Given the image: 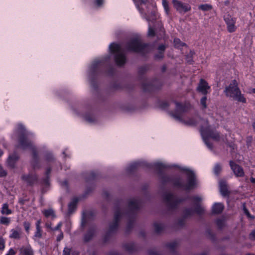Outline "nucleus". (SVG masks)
Listing matches in <instances>:
<instances>
[{
    "label": "nucleus",
    "mask_w": 255,
    "mask_h": 255,
    "mask_svg": "<svg viewBox=\"0 0 255 255\" xmlns=\"http://www.w3.org/2000/svg\"><path fill=\"white\" fill-rule=\"evenodd\" d=\"M140 235H141L142 237H145V233H144V232H143V231H141V232L140 233Z\"/></svg>",
    "instance_id": "62"
},
{
    "label": "nucleus",
    "mask_w": 255,
    "mask_h": 255,
    "mask_svg": "<svg viewBox=\"0 0 255 255\" xmlns=\"http://www.w3.org/2000/svg\"><path fill=\"white\" fill-rule=\"evenodd\" d=\"M162 4L166 13H168L169 11V7L167 1L166 0H162Z\"/></svg>",
    "instance_id": "41"
},
{
    "label": "nucleus",
    "mask_w": 255,
    "mask_h": 255,
    "mask_svg": "<svg viewBox=\"0 0 255 255\" xmlns=\"http://www.w3.org/2000/svg\"><path fill=\"white\" fill-rule=\"evenodd\" d=\"M178 246V244L176 242H171L165 245V248L170 253H173Z\"/></svg>",
    "instance_id": "25"
},
{
    "label": "nucleus",
    "mask_w": 255,
    "mask_h": 255,
    "mask_svg": "<svg viewBox=\"0 0 255 255\" xmlns=\"http://www.w3.org/2000/svg\"><path fill=\"white\" fill-rule=\"evenodd\" d=\"M18 158L19 157L18 155L15 153L9 155L7 159L8 165L11 168H14L15 166V163L18 160Z\"/></svg>",
    "instance_id": "19"
},
{
    "label": "nucleus",
    "mask_w": 255,
    "mask_h": 255,
    "mask_svg": "<svg viewBox=\"0 0 255 255\" xmlns=\"http://www.w3.org/2000/svg\"><path fill=\"white\" fill-rule=\"evenodd\" d=\"M61 226H62V224H61V223H59V224L57 225V226L56 227H55L54 228H53L52 230H53V231H57V230H59L60 229V228H61Z\"/></svg>",
    "instance_id": "57"
},
{
    "label": "nucleus",
    "mask_w": 255,
    "mask_h": 255,
    "mask_svg": "<svg viewBox=\"0 0 255 255\" xmlns=\"http://www.w3.org/2000/svg\"><path fill=\"white\" fill-rule=\"evenodd\" d=\"M11 234L9 235V237L14 239H20L21 235V230L20 228H16V230L12 229L11 230Z\"/></svg>",
    "instance_id": "21"
},
{
    "label": "nucleus",
    "mask_w": 255,
    "mask_h": 255,
    "mask_svg": "<svg viewBox=\"0 0 255 255\" xmlns=\"http://www.w3.org/2000/svg\"><path fill=\"white\" fill-rule=\"evenodd\" d=\"M192 199L195 202V209L193 210L191 208L186 209L184 211V216L185 217L191 216L194 212L196 213L198 215H202L204 212V209L199 203V202L202 200L201 198L199 196H195L192 197Z\"/></svg>",
    "instance_id": "9"
},
{
    "label": "nucleus",
    "mask_w": 255,
    "mask_h": 255,
    "mask_svg": "<svg viewBox=\"0 0 255 255\" xmlns=\"http://www.w3.org/2000/svg\"><path fill=\"white\" fill-rule=\"evenodd\" d=\"M46 160H47L48 161L52 160L53 159L52 154L50 152L47 153V154L46 155Z\"/></svg>",
    "instance_id": "48"
},
{
    "label": "nucleus",
    "mask_w": 255,
    "mask_h": 255,
    "mask_svg": "<svg viewBox=\"0 0 255 255\" xmlns=\"http://www.w3.org/2000/svg\"><path fill=\"white\" fill-rule=\"evenodd\" d=\"M149 67H150L149 65H145L141 66L140 67H139L138 68V74L139 75H142V74H144L149 70Z\"/></svg>",
    "instance_id": "29"
},
{
    "label": "nucleus",
    "mask_w": 255,
    "mask_h": 255,
    "mask_svg": "<svg viewBox=\"0 0 255 255\" xmlns=\"http://www.w3.org/2000/svg\"><path fill=\"white\" fill-rule=\"evenodd\" d=\"M224 209V205L221 203H215L212 207V212L214 214H220Z\"/></svg>",
    "instance_id": "22"
},
{
    "label": "nucleus",
    "mask_w": 255,
    "mask_h": 255,
    "mask_svg": "<svg viewBox=\"0 0 255 255\" xmlns=\"http://www.w3.org/2000/svg\"><path fill=\"white\" fill-rule=\"evenodd\" d=\"M172 3L174 7L179 12H186L191 9V7L188 4H184L180 1L177 0H173Z\"/></svg>",
    "instance_id": "10"
},
{
    "label": "nucleus",
    "mask_w": 255,
    "mask_h": 255,
    "mask_svg": "<svg viewBox=\"0 0 255 255\" xmlns=\"http://www.w3.org/2000/svg\"><path fill=\"white\" fill-rule=\"evenodd\" d=\"M225 21L227 25V29L229 32H233L236 30V27L235 25L236 19L228 15L225 17Z\"/></svg>",
    "instance_id": "12"
},
{
    "label": "nucleus",
    "mask_w": 255,
    "mask_h": 255,
    "mask_svg": "<svg viewBox=\"0 0 255 255\" xmlns=\"http://www.w3.org/2000/svg\"><path fill=\"white\" fill-rule=\"evenodd\" d=\"M251 181L252 183H255V178H253V177H252L251 178Z\"/></svg>",
    "instance_id": "61"
},
{
    "label": "nucleus",
    "mask_w": 255,
    "mask_h": 255,
    "mask_svg": "<svg viewBox=\"0 0 255 255\" xmlns=\"http://www.w3.org/2000/svg\"><path fill=\"white\" fill-rule=\"evenodd\" d=\"M153 226L154 231L157 234H160L164 230V226L161 223H155Z\"/></svg>",
    "instance_id": "27"
},
{
    "label": "nucleus",
    "mask_w": 255,
    "mask_h": 255,
    "mask_svg": "<svg viewBox=\"0 0 255 255\" xmlns=\"http://www.w3.org/2000/svg\"><path fill=\"white\" fill-rule=\"evenodd\" d=\"M216 224L219 229H222L225 225L224 220L221 219H218L216 221Z\"/></svg>",
    "instance_id": "38"
},
{
    "label": "nucleus",
    "mask_w": 255,
    "mask_h": 255,
    "mask_svg": "<svg viewBox=\"0 0 255 255\" xmlns=\"http://www.w3.org/2000/svg\"><path fill=\"white\" fill-rule=\"evenodd\" d=\"M108 255H122L116 251H111L108 254Z\"/></svg>",
    "instance_id": "54"
},
{
    "label": "nucleus",
    "mask_w": 255,
    "mask_h": 255,
    "mask_svg": "<svg viewBox=\"0 0 255 255\" xmlns=\"http://www.w3.org/2000/svg\"><path fill=\"white\" fill-rule=\"evenodd\" d=\"M163 199L169 210H173L176 209L178 205L184 201L174 194L166 192L163 195Z\"/></svg>",
    "instance_id": "7"
},
{
    "label": "nucleus",
    "mask_w": 255,
    "mask_h": 255,
    "mask_svg": "<svg viewBox=\"0 0 255 255\" xmlns=\"http://www.w3.org/2000/svg\"><path fill=\"white\" fill-rule=\"evenodd\" d=\"M199 8L203 10H208L211 8V6L208 4H203L199 6Z\"/></svg>",
    "instance_id": "40"
},
{
    "label": "nucleus",
    "mask_w": 255,
    "mask_h": 255,
    "mask_svg": "<svg viewBox=\"0 0 255 255\" xmlns=\"http://www.w3.org/2000/svg\"><path fill=\"white\" fill-rule=\"evenodd\" d=\"M182 170L186 171L187 173L188 177L187 183H183L180 178L172 179L166 175L160 173V179L161 182L163 184L171 182L175 186L186 191L193 189L196 185V177L195 173L192 171L186 168H183Z\"/></svg>",
    "instance_id": "3"
},
{
    "label": "nucleus",
    "mask_w": 255,
    "mask_h": 255,
    "mask_svg": "<svg viewBox=\"0 0 255 255\" xmlns=\"http://www.w3.org/2000/svg\"><path fill=\"white\" fill-rule=\"evenodd\" d=\"M140 166H145L147 167L148 168H155L157 170H158L159 172H160L161 170L164 168L165 165L159 163H155L154 165L149 164L144 162H134L130 164L127 168V172L129 173H130L134 171V170L136 169L138 167Z\"/></svg>",
    "instance_id": "8"
},
{
    "label": "nucleus",
    "mask_w": 255,
    "mask_h": 255,
    "mask_svg": "<svg viewBox=\"0 0 255 255\" xmlns=\"http://www.w3.org/2000/svg\"><path fill=\"white\" fill-rule=\"evenodd\" d=\"M220 191L222 196L225 197L229 196L230 192L228 190L227 183L225 180L220 181Z\"/></svg>",
    "instance_id": "16"
},
{
    "label": "nucleus",
    "mask_w": 255,
    "mask_h": 255,
    "mask_svg": "<svg viewBox=\"0 0 255 255\" xmlns=\"http://www.w3.org/2000/svg\"><path fill=\"white\" fill-rule=\"evenodd\" d=\"M142 87L145 91H150L153 89L152 85L145 82L142 83Z\"/></svg>",
    "instance_id": "31"
},
{
    "label": "nucleus",
    "mask_w": 255,
    "mask_h": 255,
    "mask_svg": "<svg viewBox=\"0 0 255 255\" xmlns=\"http://www.w3.org/2000/svg\"><path fill=\"white\" fill-rule=\"evenodd\" d=\"M97 233V228L95 227H91L84 235V242L85 243L89 242L93 239L94 237L96 236Z\"/></svg>",
    "instance_id": "11"
},
{
    "label": "nucleus",
    "mask_w": 255,
    "mask_h": 255,
    "mask_svg": "<svg viewBox=\"0 0 255 255\" xmlns=\"http://www.w3.org/2000/svg\"><path fill=\"white\" fill-rule=\"evenodd\" d=\"M87 221L86 217L85 216H83L82 218V222H81L82 227H85L87 224Z\"/></svg>",
    "instance_id": "51"
},
{
    "label": "nucleus",
    "mask_w": 255,
    "mask_h": 255,
    "mask_svg": "<svg viewBox=\"0 0 255 255\" xmlns=\"http://www.w3.org/2000/svg\"><path fill=\"white\" fill-rule=\"evenodd\" d=\"M122 247L123 249L129 254H132L135 252L137 250L135 245L132 242L123 243Z\"/></svg>",
    "instance_id": "17"
},
{
    "label": "nucleus",
    "mask_w": 255,
    "mask_h": 255,
    "mask_svg": "<svg viewBox=\"0 0 255 255\" xmlns=\"http://www.w3.org/2000/svg\"><path fill=\"white\" fill-rule=\"evenodd\" d=\"M149 255H163L159 253L156 249H151L148 251Z\"/></svg>",
    "instance_id": "37"
},
{
    "label": "nucleus",
    "mask_w": 255,
    "mask_h": 255,
    "mask_svg": "<svg viewBox=\"0 0 255 255\" xmlns=\"http://www.w3.org/2000/svg\"><path fill=\"white\" fill-rule=\"evenodd\" d=\"M206 100H207V97L205 96V97H203L201 99V101H200L201 104L203 106V107L204 109L206 108V107H207V105L206 104Z\"/></svg>",
    "instance_id": "43"
},
{
    "label": "nucleus",
    "mask_w": 255,
    "mask_h": 255,
    "mask_svg": "<svg viewBox=\"0 0 255 255\" xmlns=\"http://www.w3.org/2000/svg\"><path fill=\"white\" fill-rule=\"evenodd\" d=\"M70 249L65 248L63 251V255H70Z\"/></svg>",
    "instance_id": "49"
},
{
    "label": "nucleus",
    "mask_w": 255,
    "mask_h": 255,
    "mask_svg": "<svg viewBox=\"0 0 255 255\" xmlns=\"http://www.w3.org/2000/svg\"><path fill=\"white\" fill-rule=\"evenodd\" d=\"M1 213L3 215H9L11 213V211L8 208V205L7 203L3 205Z\"/></svg>",
    "instance_id": "28"
},
{
    "label": "nucleus",
    "mask_w": 255,
    "mask_h": 255,
    "mask_svg": "<svg viewBox=\"0 0 255 255\" xmlns=\"http://www.w3.org/2000/svg\"><path fill=\"white\" fill-rule=\"evenodd\" d=\"M10 222L9 218L5 217H2L0 220V223L3 225H7Z\"/></svg>",
    "instance_id": "35"
},
{
    "label": "nucleus",
    "mask_w": 255,
    "mask_h": 255,
    "mask_svg": "<svg viewBox=\"0 0 255 255\" xmlns=\"http://www.w3.org/2000/svg\"><path fill=\"white\" fill-rule=\"evenodd\" d=\"M243 209L244 213L247 215V216L248 218H251V219L254 218V217L250 214L249 210L246 208V204L245 203L243 204Z\"/></svg>",
    "instance_id": "34"
},
{
    "label": "nucleus",
    "mask_w": 255,
    "mask_h": 255,
    "mask_svg": "<svg viewBox=\"0 0 255 255\" xmlns=\"http://www.w3.org/2000/svg\"><path fill=\"white\" fill-rule=\"evenodd\" d=\"M15 252L12 249H10L8 253L6 255H15Z\"/></svg>",
    "instance_id": "55"
},
{
    "label": "nucleus",
    "mask_w": 255,
    "mask_h": 255,
    "mask_svg": "<svg viewBox=\"0 0 255 255\" xmlns=\"http://www.w3.org/2000/svg\"><path fill=\"white\" fill-rule=\"evenodd\" d=\"M249 238L251 240L255 241V229L250 234Z\"/></svg>",
    "instance_id": "45"
},
{
    "label": "nucleus",
    "mask_w": 255,
    "mask_h": 255,
    "mask_svg": "<svg viewBox=\"0 0 255 255\" xmlns=\"http://www.w3.org/2000/svg\"><path fill=\"white\" fill-rule=\"evenodd\" d=\"M225 92L227 96L232 98L234 100L243 103H246V99L242 94L235 80L232 81L230 85L226 87Z\"/></svg>",
    "instance_id": "5"
},
{
    "label": "nucleus",
    "mask_w": 255,
    "mask_h": 255,
    "mask_svg": "<svg viewBox=\"0 0 255 255\" xmlns=\"http://www.w3.org/2000/svg\"><path fill=\"white\" fill-rule=\"evenodd\" d=\"M230 165L234 174L237 177H243L244 175L243 168L240 165L236 164L232 161H230Z\"/></svg>",
    "instance_id": "13"
},
{
    "label": "nucleus",
    "mask_w": 255,
    "mask_h": 255,
    "mask_svg": "<svg viewBox=\"0 0 255 255\" xmlns=\"http://www.w3.org/2000/svg\"><path fill=\"white\" fill-rule=\"evenodd\" d=\"M103 2L104 0H95V3L98 7L102 6Z\"/></svg>",
    "instance_id": "50"
},
{
    "label": "nucleus",
    "mask_w": 255,
    "mask_h": 255,
    "mask_svg": "<svg viewBox=\"0 0 255 255\" xmlns=\"http://www.w3.org/2000/svg\"><path fill=\"white\" fill-rule=\"evenodd\" d=\"M41 220H38L36 223V232L34 234V237L37 238H42V231L41 230L40 227Z\"/></svg>",
    "instance_id": "24"
},
{
    "label": "nucleus",
    "mask_w": 255,
    "mask_h": 255,
    "mask_svg": "<svg viewBox=\"0 0 255 255\" xmlns=\"http://www.w3.org/2000/svg\"><path fill=\"white\" fill-rule=\"evenodd\" d=\"M206 233L207 237L212 241H215L216 240L215 236L211 230H208Z\"/></svg>",
    "instance_id": "33"
},
{
    "label": "nucleus",
    "mask_w": 255,
    "mask_h": 255,
    "mask_svg": "<svg viewBox=\"0 0 255 255\" xmlns=\"http://www.w3.org/2000/svg\"><path fill=\"white\" fill-rule=\"evenodd\" d=\"M140 200L138 198H133L129 201L128 211L125 212L123 203L121 202L118 203L115 206L114 220L109 224L104 238V241L107 242L117 233L120 221L125 216L128 219L126 229L127 232H128L133 226L135 213L140 208Z\"/></svg>",
    "instance_id": "1"
},
{
    "label": "nucleus",
    "mask_w": 255,
    "mask_h": 255,
    "mask_svg": "<svg viewBox=\"0 0 255 255\" xmlns=\"http://www.w3.org/2000/svg\"><path fill=\"white\" fill-rule=\"evenodd\" d=\"M78 201L77 199L74 198L68 204V214L69 215L72 214L76 209Z\"/></svg>",
    "instance_id": "23"
},
{
    "label": "nucleus",
    "mask_w": 255,
    "mask_h": 255,
    "mask_svg": "<svg viewBox=\"0 0 255 255\" xmlns=\"http://www.w3.org/2000/svg\"><path fill=\"white\" fill-rule=\"evenodd\" d=\"M208 83L203 79H201L197 88V90L204 95L207 94V90L210 89Z\"/></svg>",
    "instance_id": "14"
},
{
    "label": "nucleus",
    "mask_w": 255,
    "mask_h": 255,
    "mask_svg": "<svg viewBox=\"0 0 255 255\" xmlns=\"http://www.w3.org/2000/svg\"><path fill=\"white\" fill-rule=\"evenodd\" d=\"M4 248V241L0 237V250H3Z\"/></svg>",
    "instance_id": "46"
},
{
    "label": "nucleus",
    "mask_w": 255,
    "mask_h": 255,
    "mask_svg": "<svg viewBox=\"0 0 255 255\" xmlns=\"http://www.w3.org/2000/svg\"><path fill=\"white\" fill-rule=\"evenodd\" d=\"M222 170L221 166L219 164H216L214 168V172L216 175H219Z\"/></svg>",
    "instance_id": "39"
},
{
    "label": "nucleus",
    "mask_w": 255,
    "mask_h": 255,
    "mask_svg": "<svg viewBox=\"0 0 255 255\" xmlns=\"http://www.w3.org/2000/svg\"><path fill=\"white\" fill-rule=\"evenodd\" d=\"M23 180L26 181L29 185H32L37 181V177L35 174H29L28 175H23L22 176Z\"/></svg>",
    "instance_id": "18"
},
{
    "label": "nucleus",
    "mask_w": 255,
    "mask_h": 255,
    "mask_svg": "<svg viewBox=\"0 0 255 255\" xmlns=\"http://www.w3.org/2000/svg\"><path fill=\"white\" fill-rule=\"evenodd\" d=\"M158 50L160 51V52H162L164 51L165 47L163 45H160L158 46Z\"/></svg>",
    "instance_id": "56"
},
{
    "label": "nucleus",
    "mask_w": 255,
    "mask_h": 255,
    "mask_svg": "<svg viewBox=\"0 0 255 255\" xmlns=\"http://www.w3.org/2000/svg\"><path fill=\"white\" fill-rule=\"evenodd\" d=\"M98 176V174L94 172H91L90 173H89L88 176L86 177V180L87 181H90L92 180H94L96 179L97 177Z\"/></svg>",
    "instance_id": "32"
},
{
    "label": "nucleus",
    "mask_w": 255,
    "mask_h": 255,
    "mask_svg": "<svg viewBox=\"0 0 255 255\" xmlns=\"http://www.w3.org/2000/svg\"><path fill=\"white\" fill-rule=\"evenodd\" d=\"M196 255H208L207 253H202L200 254Z\"/></svg>",
    "instance_id": "64"
},
{
    "label": "nucleus",
    "mask_w": 255,
    "mask_h": 255,
    "mask_svg": "<svg viewBox=\"0 0 255 255\" xmlns=\"http://www.w3.org/2000/svg\"><path fill=\"white\" fill-rule=\"evenodd\" d=\"M172 117L177 120L179 121L184 124L189 126H195L197 124V122L195 119L192 118L188 120H184L181 118V117L178 114H172Z\"/></svg>",
    "instance_id": "15"
},
{
    "label": "nucleus",
    "mask_w": 255,
    "mask_h": 255,
    "mask_svg": "<svg viewBox=\"0 0 255 255\" xmlns=\"http://www.w3.org/2000/svg\"><path fill=\"white\" fill-rule=\"evenodd\" d=\"M50 172H51V169H50V168H48V169H47V171H46V175H47L48 174H49L50 173Z\"/></svg>",
    "instance_id": "63"
},
{
    "label": "nucleus",
    "mask_w": 255,
    "mask_h": 255,
    "mask_svg": "<svg viewBox=\"0 0 255 255\" xmlns=\"http://www.w3.org/2000/svg\"><path fill=\"white\" fill-rule=\"evenodd\" d=\"M23 226L24 228L27 233H29L30 227V224L28 222H24L23 223Z\"/></svg>",
    "instance_id": "42"
},
{
    "label": "nucleus",
    "mask_w": 255,
    "mask_h": 255,
    "mask_svg": "<svg viewBox=\"0 0 255 255\" xmlns=\"http://www.w3.org/2000/svg\"><path fill=\"white\" fill-rule=\"evenodd\" d=\"M204 122L206 124V125L205 128L203 126L201 127V134L205 144L209 148L212 149V144L209 142L207 138L211 137L215 140L219 141L220 139V134L217 131H214L209 129L207 121H204Z\"/></svg>",
    "instance_id": "6"
},
{
    "label": "nucleus",
    "mask_w": 255,
    "mask_h": 255,
    "mask_svg": "<svg viewBox=\"0 0 255 255\" xmlns=\"http://www.w3.org/2000/svg\"><path fill=\"white\" fill-rule=\"evenodd\" d=\"M148 35L151 36H153L155 35V32L154 30L151 27H149L148 29Z\"/></svg>",
    "instance_id": "52"
},
{
    "label": "nucleus",
    "mask_w": 255,
    "mask_h": 255,
    "mask_svg": "<svg viewBox=\"0 0 255 255\" xmlns=\"http://www.w3.org/2000/svg\"><path fill=\"white\" fill-rule=\"evenodd\" d=\"M186 217H185V216L184 215V217L183 218H181L180 219H179L178 221V225L179 226H180V227H182L184 225V222H185V218H186Z\"/></svg>",
    "instance_id": "44"
},
{
    "label": "nucleus",
    "mask_w": 255,
    "mask_h": 255,
    "mask_svg": "<svg viewBox=\"0 0 255 255\" xmlns=\"http://www.w3.org/2000/svg\"><path fill=\"white\" fill-rule=\"evenodd\" d=\"M174 43L175 46L179 47L180 46H183L185 45L184 43L182 42L178 38H175L174 39Z\"/></svg>",
    "instance_id": "36"
},
{
    "label": "nucleus",
    "mask_w": 255,
    "mask_h": 255,
    "mask_svg": "<svg viewBox=\"0 0 255 255\" xmlns=\"http://www.w3.org/2000/svg\"><path fill=\"white\" fill-rule=\"evenodd\" d=\"M43 213L46 217L52 216V217L54 218L55 217L54 211L51 209L45 210L43 212Z\"/></svg>",
    "instance_id": "30"
},
{
    "label": "nucleus",
    "mask_w": 255,
    "mask_h": 255,
    "mask_svg": "<svg viewBox=\"0 0 255 255\" xmlns=\"http://www.w3.org/2000/svg\"><path fill=\"white\" fill-rule=\"evenodd\" d=\"M20 252L22 255H33V252L30 247L22 248Z\"/></svg>",
    "instance_id": "26"
},
{
    "label": "nucleus",
    "mask_w": 255,
    "mask_h": 255,
    "mask_svg": "<svg viewBox=\"0 0 255 255\" xmlns=\"http://www.w3.org/2000/svg\"><path fill=\"white\" fill-rule=\"evenodd\" d=\"M175 104H176V112L175 113H174V114H178V115H179L180 116V114L183 113L187 111V107L183 105H182L179 103H177V102H176ZM172 114H174V113L171 114L172 116Z\"/></svg>",
    "instance_id": "20"
},
{
    "label": "nucleus",
    "mask_w": 255,
    "mask_h": 255,
    "mask_svg": "<svg viewBox=\"0 0 255 255\" xmlns=\"http://www.w3.org/2000/svg\"><path fill=\"white\" fill-rule=\"evenodd\" d=\"M99 63V61H95L93 64V68L94 69Z\"/></svg>",
    "instance_id": "60"
},
{
    "label": "nucleus",
    "mask_w": 255,
    "mask_h": 255,
    "mask_svg": "<svg viewBox=\"0 0 255 255\" xmlns=\"http://www.w3.org/2000/svg\"><path fill=\"white\" fill-rule=\"evenodd\" d=\"M145 45L142 44L137 38H133L128 41L125 48L120 45L113 43L110 46L111 52L115 54V59L119 66L123 65L126 61L125 49L136 52H141L144 49Z\"/></svg>",
    "instance_id": "2"
},
{
    "label": "nucleus",
    "mask_w": 255,
    "mask_h": 255,
    "mask_svg": "<svg viewBox=\"0 0 255 255\" xmlns=\"http://www.w3.org/2000/svg\"><path fill=\"white\" fill-rule=\"evenodd\" d=\"M163 57V54L161 52H160L159 54L155 55V58L158 59H161Z\"/></svg>",
    "instance_id": "53"
},
{
    "label": "nucleus",
    "mask_w": 255,
    "mask_h": 255,
    "mask_svg": "<svg viewBox=\"0 0 255 255\" xmlns=\"http://www.w3.org/2000/svg\"><path fill=\"white\" fill-rule=\"evenodd\" d=\"M168 106V104L166 102H164L161 104V107L163 109H165Z\"/></svg>",
    "instance_id": "59"
},
{
    "label": "nucleus",
    "mask_w": 255,
    "mask_h": 255,
    "mask_svg": "<svg viewBox=\"0 0 255 255\" xmlns=\"http://www.w3.org/2000/svg\"><path fill=\"white\" fill-rule=\"evenodd\" d=\"M63 238V234L62 233L60 234V235L57 238V241L59 242L61 240H62Z\"/></svg>",
    "instance_id": "58"
},
{
    "label": "nucleus",
    "mask_w": 255,
    "mask_h": 255,
    "mask_svg": "<svg viewBox=\"0 0 255 255\" xmlns=\"http://www.w3.org/2000/svg\"><path fill=\"white\" fill-rule=\"evenodd\" d=\"M18 132L19 133V146L23 149L29 148L31 150L32 153L31 165L34 169H39L40 165L36 149L32 142L27 138V133L25 129L22 125H18Z\"/></svg>",
    "instance_id": "4"
},
{
    "label": "nucleus",
    "mask_w": 255,
    "mask_h": 255,
    "mask_svg": "<svg viewBox=\"0 0 255 255\" xmlns=\"http://www.w3.org/2000/svg\"><path fill=\"white\" fill-rule=\"evenodd\" d=\"M6 172L2 169V167L0 165V176L3 177L6 176Z\"/></svg>",
    "instance_id": "47"
}]
</instances>
